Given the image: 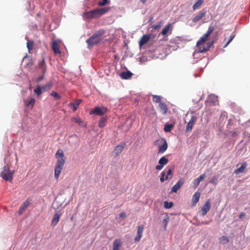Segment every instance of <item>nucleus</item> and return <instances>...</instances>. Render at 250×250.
Returning a JSON list of instances; mask_svg holds the SVG:
<instances>
[{
  "label": "nucleus",
  "instance_id": "obj_3",
  "mask_svg": "<svg viewBox=\"0 0 250 250\" xmlns=\"http://www.w3.org/2000/svg\"><path fill=\"white\" fill-rule=\"evenodd\" d=\"M105 31L100 29L94 33L91 37L88 39L86 42L88 45V48H90L94 45L99 43L102 40V37L104 34Z\"/></svg>",
  "mask_w": 250,
  "mask_h": 250
},
{
  "label": "nucleus",
  "instance_id": "obj_32",
  "mask_svg": "<svg viewBox=\"0 0 250 250\" xmlns=\"http://www.w3.org/2000/svg\"><path fill=\"white\" fill-rule=\"evenodd\" d=\"M107 118L104 117H103L101 118L99 123V126L100 128H102L105 125V123L106 122Z\"/></svg>",
  "mask_w": 250,
  "mask_h": 250
},
{
  "label": "nucleus",
  "instance_id": "obj_49",
  "mask_svg": "<svg viewBox=\"0 0 250 250\" xmlns=\"http://www.w3.org/2000/svg\"><path fill=\"white\" fill-rule=\"evenodd\" d=\"M160 27H161V24H160V23L158 24L153 25L152 26V27L153 29H158V28H159Z\"/></svg>",
  "mask_w": 250,
  "mask_h": 250
},
{
  "label": "nucleus",
  "instance_id": "obj_16",
  "mask_svg": "<svg viewBox=\"0 0 250 250\" xmlns=\"http://www.w3.org/2000/svg\"><path fill=\"white\" fill-rule=\"evenodd\" d=\"M36 102V100L34 98H31L30 99H26L24 100V103L25 105L27 107H30L32 109Z\"/></svg>",
  "mask_w": 250,
  "mask_h": 250
},
{
  "label": "nucleus",
  "instance_id": "obj_1",
  "mask_svg": "<svg viewBox=\"0 0 250 250\" xmlns=\"http://www.w3.org/2000/svg\"><path fill=\"white\" fill-rule=\"evenodd\" d=\"M55 157L57 161L55 167L54 177L56 179L58 180L65 162V158L63 150L59 149L55 154Z\"/></svg>",
  "mask_w": 250,
  "mask_h": 250
},
{
  "label": "nucleus",
  "instance_id": "obj_54",
  "mask_svg": "<svg viewBox=\"0 0 250 250\" xmlns=\"http://www.w3.org/2000/svg\"><path fill=\"white\" fill-rule=\"evenodd\" d=\"M230 123H231V120H229V122H228V124L227 125V127L228 128H229V125H230Z\"/></svg>",
  "mask_w": 250,
  "mask_h": 250
},
{
  "label": "nucleus",
  "instance_id": "obj_44",
  "mask_svg": "<svg viewBox=\"0 0 250 250\" xmlns=\"http://www.w3.org/2000/svg\"><path fill=\"white\" fill-rule=\"evenodd\" d=\"M50 95L56 99H60L61 98V97L55 91L52 92Z\"/></svg>",
  "mask_w": 250,
  "mask_h": 250
},
{
  "label": "nucleus",
  "instance_id": "obj_25",
  "mask_svg": "<svg viewBox=\"0 0 250 250\" xmlns=\"http://www.w3.org/2000/svg\"><path fill=\"white\" fill-rule=\"evenodd\" d=\"M247 167V164L246 162H244L241 165V166L235 170L234 173L236 174H238L240 173L243 172Z\"/></svg>",
  "mask_w": 250,
  "mask_h": 250
},
{
  "label": "nucleus",
  "instance_id": "obj_52",
  "mask_svg": "<svg viewBox=\"0 0 250 250\" xmlns=\"http://www.w3.org/2000/svg\"><path fill=\"white\" fill-rule=\"evenodd\" d=\"M232 136L233 137L236 136L238 135V133L236 131H232Z\"/></svg>",
  "mask_w": 250,
  "mask_h": 250
},
{
  "label": "nucleus",
  "instance_id": "obj_38",
  "mask_svg": "<svg viewBox=\"0 0 250 250\" xmlns=\"http://www.w3.org/2000/svg\"><path fill=\"white\" fill-rule=\"evenodd\" d=\"M208 39V38H207L205 34H204L200 39L198 40L197 42V45L200 44L201 43H204Z\"/></svg>",
  "mask_w": 250,
  "mask_h": 250
},
{
  "label": "nucleus",
  "instance_id": "obj_46",
  "mask_svg": "<svg viewBox=\"0 0 250 250\" xmlns=\"http://www.w3.org/2000/svg\"><path fill=\"white\" fill-rule=\"evenodd\" d=\"M81 102V100H78L76 101L73 104L75 109H76L78 108V107L79 106Z\"/></svg>",
  "mask_w": 250,
  "mask_h": 250
},
{
  "label": "nucleus",
  "instance_id": "obj_45",
  "mask_svg": "<svg viewBox=\"0 0 250 250\" xmlns=\"http://www.w3.org/2000/svg\"><path fill=\"white\" fill-rule=\"evenodd\" d=\"M235 37V35H231L230 37H229V40L228 41V42L225 44V45L224 46V48H225L232 41V40H233V39L234 38V37Z\"/></svg>",
  "mask_w": 250,
  "mask_h": 250
},
{
  "label": "nucleus",
  "instance_id": "obj_13",
  "mask_svg": "<svg viewBox=\"0 0 250 250\" xmlns=\"http://www.w3.org/2000/svg\"><path fill=\"white\" fill-rule=\"evenodd\" d=\"M39 68L41 70L42 73L44 74L46 70V66L44 58L43 57L38 62Z\"/></svg>",
  "mask_w": 250,
  "mask_h": 250
},
{
  "label": "nucleus",
  "instance_id": "obj_5",
  "mask_svg": "<svg viewBox=\"0 0 250 250\" xmlns=\"http://www.w3.org/2000/svg\"><path fill=\"white\" fill-rule=\"evenodd\" d=\"M218 102V97L214 94H210L206 101V105H211L215 104Z\"/></svg>",
  "mask_w": 250,
  "mask_h": 250
},
{
  "label": "nucleus",
  "instance_id": "obj_14",
  "mask_svg": "<svg viewBox=\"0 0 250 250\" xmlns=\"http://www.w3.org/2000/svg\"><path fill=\"white\" fill-rule=\"evenodd\" d=\"M184 183V180L183 179H180L177 183L172 188L171 192H176L177 190L182 186Z\"/></svg>",
  "mask_w": 250,
  "mask_h": 250
},
{
  "label": "nucleus",
  "instance_id": "obj_27",
  "mask_svg": "<svg viewBox=\"0 0 250 250\" xmlns=\"http://www.w3.org/2000/svg\"><path fill=\"white\" fill-rule=\"evenodd\" d=\"M125 146V144H123L121 145H118L115 147L114 151L116 155H118L120 154Z\"/></svg>",
  "mask_w": 250,
  "mask_h": 250
},
{
  "label": "nucleus",
  "instance_id": "obj_24",
  "mask_svg": "<svg viewBox=\"0 0 250 250\" xmlns=\"http://www.w3.org/2000/svg\"><path fill=\"white\" fill-rule=\"evenodd\" d=\"M206 177L205 174L203 173L201 174L198 178L194 179L193 182V186L196 188L200 183V182Z\"/></svg>",
  "mask_w": 250,
  "mask_h": 250
},
{
  "label": "nucleus",
  "instance_id": "obj_20",
  "mask_svg": "<svg viewBox=\"0 0 250 250\" xmlns=\"http://www.w3.org/2000/svg\"><path fill=\"white\" fill-rule=\"evenodd\" d=\"M150 35L148 34L144 35L139 41V45L141 47L142 45L146 43L150 39Z\"/></svg>",
  "mask_w": 250,
  "mask_h": 250
},
{
  "label": "nucleus",
  "instance_id": "obj_28",
  "mask_svg": "<svg viewBox=\"0 0 250 250\" xmlns=\"http://www.w3.org/2000/svg\"><path fill=\"white\" fill-rule=\"evenodd\" d=\"M167 144L166 140H165L163 144L159 147V153H164L167 148Z\"/></svg>",
  "mask_w": 250,
  "mask_h": 250
},
{
  "label": "nucleus",
  "instance_id": "obj_23",
  "mask_svg": "<svg viewBox=\"0 0 250 250\" xmlns=\"http://www.w3.org/2000/svg\"><path fill=\"white\" fill-rule=\"evenodd\" d=\"M201 195V193L200 192L196 191L193 196L192 198V204L194 206H195L199 201V198Z\"/></svg>",
  "mask_w": 250,
  "mask_h": 250
},
{
  "label": "nucleus",
  "instance_id": "obj_18",
  "mask_svg": "<svg viewBox=\"0 0 250 250\" xmlns=\"http://www.w3.org/2000/svg\"><path fill=\"white\" fill-rule=\"evenodd\" d=\"M158 107L162 114H166L168 110V107L166 103L163 102L160 103V104H159Z\"/></svg>",
  "mask_w": 250,
  "mask_h": 250
},
{
  "label": "nucleus",
  "instance_id": "obj_36",
  "mask_svg": "<svg viewBox=\"0 0 250 250\" xmlns=\"http://www.w3.org/2000/svg\"><path fill=\"white\" fill-rule=\"evenodd\" d=\"M52 86V84L50 83H47L44 85L43 86H41V88L43 91V92L48 90L50 89V88Z\"/></svg>",
  "mask_w": 250,
  "mask_h": 250
},
{
  "label": "nucleus",
  "instance_id": "obj_51",
  "mask_svg": "<svg viewBox=\"0 0 250 250\" xmlns=\"http://www.w3.org/2000/svg\"><path fill=\"white\" fill-rule=\"evenodd\" d=\"M43 76H41L40 77H39L37 79V82H41V81H42L43 79Z\"/></svg>",
  "mask_w": 250,
  "mask_h": 250
},
{
  "label": "nucleus",
  "instance_id": "obj_48",
  "mask_svg": "<svg viewBox=\"0 0 250 250\" xmlns=\"http://www.w3.org/2000/svg\"><path fill=\"white\" fill-rule=\"evenodd\" d=\"M168 220H169V218L168 217H167V218H165L164 219V223L165 224V225H164V229H165V230L166 229V228H167V225L168 224Z\"/></svg>",
  "mask_w": 250,
  "mask_h": 250
},
{
  "label": "nucleus",
  "instance_id": "obj_17",
  "mask_svg": "<svg viewBox=\"0 0 250 250\" xmlns=\"http://www.w3.org/2000/svg\"><path fill=\"white\" fill-rule=\"evenodd\" d=\"M51 47L55 55L61 53L59 45L57 41H53Z\"/></svg>",
  "mask_w": 250,
  "mask_h": 250
},
{
  "label": "nucleus",
  "instance_id": "obj_35",
  "mask_svg": "<svg viewBox=\"0 0 250 250\" xmlns=\"http://www.w3.org/2000/svg\"><path fill=\"white\" fill-rule=\"evenodd\" d=\"M173 127V125L172 124H166L165 126L164 130L166 132H170L172 128Z\"/></svg>",
  "mask_w": 250,
  "mask_h": 250
},
{
  "label": "nucleus",
  "instance_id": "obj_42",
  "mask_svg": "<svg viewBox=\"0 0 250 250\" xmlns=\"http://www.w3.org/2000/svg\"><path fill=\"white\" fill-rule=\"evenodd\" d=\"M126 217V213L125 212H122L119 214V219L120 222L123 221Z\"/></svg>",
  "mask_w": 250,
  "mask_h": 250
},
{
  "label": "nucleus",
  "instance_id": "obj_15",
  "mask_svg": "<svg viewBox=\"0 0 250 250\" xmlns=\"http://www.w3.org/2000/svg\"><path fill=\"white\" fill-rule=\"evenodd\" d=\"M172 30V26L171 24L168 23L165 26V27L161 32V34L162 35L166 36H167L168 33H171Z\"/></svg>",
  "mask_w": 250,
  "mask_h": 250
},
{
  "label": "nucleus",
  "instance_id": "obj_43",
  "mask_svg": "<svg viewBox=\"0 0 250 250\" xmlns=\"http://www.w3.org/2000/svg\"><path fill=\"white\" fill-rule=\"evenodd\" d=\"M108 0H103L102 1H99L98 3V5L100 6H103L109 3Z\"/></svg>",
  "mask_w": 250,
  "mask_h": 250
},
{
  "label": "nucleus",
  "instance_id": "obj_47",
  "mask_svg": "<svg viewBox=\"0 0 250 250\" xmlns=\"http://www.w3.org/2000/svg\"><path fill=\"white\" fill-rule=\"evenodd\" d=\"M210 183L216 185L217 182V179L215 176H214L209 181Z\"/></svg>",
  "mask_w": 250,
  "mask_h": 250
},
{
  "label": "nucleus",
  "instance_id": "obj_7",
  "mask_svg": "<svg viewBox=\"0 0 250 250\" xmlns=\"http://www.w3.org/2000/svg\"><path fill=\"white\" fill-rule=\"evenodd\" d=\"M207 11L205 10H202L199 12L192 19L193 22H197L200 21L206 14Z\"/></svg>",
  "mask_w": 250,
  "mask_h": 250
},
{
  "label": "nucleus",
  "instance_id": "obj_6",
  "mask_svg": "<svg viewBox=\"0 0 250 250\" xmlns=\"http://www.w3.org/2000/svg\"><path fill=\"white\" fill-rule=\"evenodd\" d=\"M107 109L105 107H96L94 110L90 111V114H94L98 115H103L106 112Z\"/></svg>",
  "mask_w": 250,
  "mask_h": 250
},
{
  "label": "nucleus",
  "instance_id": "obj_11",
  "mask_svg": "<svg viewBox=\"0 0 250 250\" xmlns=\"http://www.w3.org/2000/svg\"><path fill=\"white\" fill-rule=\"evenodd\" d=\"M211 45V44L210 43H208L207 46L206 47L205 45L202 44V43L199 45H197V43L196 47L197 48L198 52L200 53H204L208 51Z\"/></svg>",
  "mask_w": 250,
  "mask_h": 250
},
{
  "label": "nucleus",
  "instance_id": "obj_33",
  "mask_svg": "<svg viewBox=\"0 0 250 250\" xmlns=\"http://www.w3.org/2000/svg\"><path fill=\"white\" fill-rule=\"evenodd\" d=\"M168 179V177L167 176V175H166V172L165 171H163L161 174V176H160V181L163 183L164 182L165 180H167Z\"/></svg>",
  "mask_w": 250,
  "mask_h": 250
},
{
  "label": "nucleus",
  "instance_id": "obj_40",
  "mask_svg": "<svg viewBox=\"0 0 250 250\" xmlns=\"http://www.w3.org/2000/svg\"><path fill=\"white\" fill-rule=\"evenodd\" d=\"M34 45V42L31 40H28L27 42V47L28 49L29 52H30L32 48V47Z\"/></svg>",
  "mask_w": 250,
  "mask_h": 250
},
{
  "label": "nucleus",
  "instance_id": "obj_56",
  "mask_svg": "<svg viewBox=\"0 0 250 250\" xmlns=\"http://www.w3.org/2000/svg\"><path fill=\"white\" fill-rule=\"evenodd\" d=\"M203 224H208V223H207V222H205V223H203Z\"/></svg>",
  "mask_w": 250,
  "mask_h": 250
},
{
  "label": "nucleus",
  "instance_id": "obj_9",
  "mask_svg": "<svg viewBox=\"0 0 250 250\" xmlns=\"http://www.w3.org/2000/svg\"><path fill=\"white\" fill-rule=\"evenodd\" d=\"M168 160L167 158H166V157H162L159 160L158 163L159 165L156 166L155 167L156 169H157V170H161L163 168L164 166L168 163Z\"/></svg>",
  "mask_w": 250,
  "mask_h": 250
},
{
  "label": "nucleus",
  "instance_id": "obj_10",
  "mask_svg": "<svg viewBox=\"0 0 250 250\" xmlns=\"http://www.w3.org/2000/svg\"><path fill=\"white\" fill-rule=\"evenodd\" d=\"M197 118L195 116H192L189 120V121L188 123L186 130L187 132H189L191 131L192 129V127L195 124Z\"/></svg>",
  "mask_w": 250,
  "mask_h": 250
},
{
  "label": "nucleus",
  "instance_id": "obj_8",
  "mask_svg": "<svg viewBox=\"0 0 250 250\" xmlns=\"http://www.w3.org/2000/svg\"><path fill=\"white\" fill-rule=\"evenodd\" d=\"M210 208V199L207 200L201 208L202 215L205 216Z\"/></svg>",
  "mask_w": 250,
  "mask_h": 250
},
{
  "label": "nucleus",
  "instance_id": "obj_29",
  "mask_svg": "<svg viewBox=\"0 0 250 250\" xmlns=\"http://www.w3.org/2000/svg\"><path fill=\"white\" fill-rule=\"evenodd\" d=\"M204 2V0H198L193 5L192 8L193 10H195L199 8Z\"/></svg>",
  "mask_w": 250,
  "mask_h": 250
},
{
  "label": "nucleus",
  "instance_id": "obj_53",
  "mask_svg": "<svg viewBox=\"0 0 250 250\" xmlns=\"http://www.w3.org/2000/svg\"><path fill=\"white\" fill-rule=\"evenodd\" d=\"M245 216V214L244 213H241L239 215V218H242Z\"/></svg>",
  "mask_w": 250,
  "mask_h": 250
},
{
  "label": "nucleus",
  "instance_id": "obj_39",
  "mask_svg": "<svg viewBox=\"0 0 250 250\" xmlns=\"http://www.w3.org/2000/svg\"><path fill=\"white\" fill-rule=\"evenodd\" d=\"M153 101L156 103L160 104L161 102V97L158 95H153Z\"/></svg>",
  "mask_w": 250,
  "mask_h": 250
},
{
  "label": "nucleus",
  "instance_id": "obj_19",
  "mask_svg": "<svg viewBox=\"0 0 250 250\" xmlns=\"http://www.w3.org/2000/svg\"><path fill=\"white\" fill-rule=\"evenodd\" d=\"M61 215L62 213L60 211H57L56 213H55L53 216V218L51 223L52 225L56 226L58 223Z\"/></svg>",
  "mask_w": 250,
  "mask_h": 250
},
{
  "label": "nucleus",
  "instance_id": "obj_4",
  "mask_svg": "<svg viewBox=\"0 0 250 250\" xmlns=\"http://www.w3.org/2000/svg\"><path fill=\"white\" fill-rule=\"evenodd\" d=\"M14 171H11L8 166L3 167L0 176L5 180L11 182L13 180Z\"/></svg>",
  "mask_w": 250,
  "mask_h": 250
},
{
  "label": "nucleus",
  "instance_id": "obj_30",
  "mask_svg": "<svg viewBox=\"0 0 250 250\" xmlns=\"http://www.w3.org/2000/svg\"><path fill=\"white\" fill-rule=\"evenodd\" d=\"M71 121L78 124L80 125L83 126V120L80 117H73L72 118Z\"/></svg>",
  "mask_w": 250,
  "mask_h": 250
},
{
  "label": "nucleus",
  "instance_id": "obj_22",
  "mask_svg": "<svg viewBox=\"0 0 250 250\" xmlns=\"http://www.w3.org/2000/svg\"><path fill=\"white\" fill-rule=\"evenodd\" d=\"M29 204L30 202L28 200H26L22 203L19 210V214L20 215H21L23 212V211L26 209Z\"/></svg>",
  "mask_w": 250,
  "mask_h": 250
},
{
  "label": "nucleus",
  "instance_id": "obj_31",
  "mask_svg": "<svg viewBox=\"0 0 250 250\" xmlns=\"http://www.w3.org/2000/svg\"><path fill=\"white\" fill-rule=\"evenodd\" d=\"M34 92L35 93V94L37 96H40L42 93H43V92L41 88V86H40V85L37 86V87L34 90Z\"/></svg>",
  "mask_w": 250,
  "mask_h": 250
},
{
  "label": "nucleus",
  "instance_id": "obj_2",
  "mask_svg": "<svg viewBox=\"0 0 250 250\" xmlns=\"http://www.w3.org/2000/svg\"><path fill=\"white\" fill-rule=\"evenodd\" d=\"M109 8H97L83 13V17L86 20L96 19L107 13Z\"/></svg>",
  "mask_w": 250,
  "mask_h": 250
},
{
  "label": "nucleus",
  "instance_id": "obj_26",
  "mask_svg": "<svg viewBox=\"0 0 250 250\" xmlns=\"http://www.w3.org/2000/svg\"><path fill=\"white\" fill-rule=\"evenodd\" d=\"M132 74L130 71L122 72L120 76L123 79H128L131 77Z\"/></svg>",
  "mask_w": 250,
  "mask_h": 250
},
{
  "label": "nucleus",
  "instance_id": "obj_37",
  "mask_svg": "<svg viewBox=\"0 0 250 250\" xmlns=\"http://www.w3.org/2000/svg\"><path fill=\"white\" fill-rule=\"evenodd\" d=\"M173 206V204L172 202L165 201L164 203V206L165 208L169 209L171 208Z\"/></svg>",
  "mask_w": 250,
  "mask_h": 250
},
{
  "label": "nucleus",
  "instance_id": "obj_12",
  "mask_svg": "<svg viewBox=\"0 0 250 250\" xmlns=\"http://www.w3.org/2000/svg\"><path fill=\"white\" fill-rule=\"evenodd\" d=\"M143 230L144 227L143 225H140L138 227L137 235L134 239V241L135 242H138L140 240L142 236Z\"/></svg>",
  "mask_w": 250,
  "mask_h": 250
},
{
  "label": "nucleus",
  "instance_id": "obj_34",
  "mask_svg": "<svg viewBox=\"0 0 250 250\" xmlns=\"http://www.w3.org/2000/svg\"><path fill=\"white\" fill-rule=\"evenodd\" d=\"M215 30V27L210 26H209L208 30L206 33L205 34V36L208 38V37L210 36L212 32Z\"/></svg>",
  "mask_w": 250,
  "mask_h": 250
},
{
  "label": "nucleus",
  "instance_id": "obj_50",
  "mask_svg": "<svg viewBox=\"0 0 250 250\" xmlns=\"http://www.w3.org/2000/svg\"><path fill=\"white\" fill-rule=\"evenodd\" d=\"M166 175H167V176L168 177V175H171V173H172V170L171 169H169L168 170H167V171H166Z\"/></svg>",
  "mask_w": 250,
  "mask_h": 250
},
{
  "label": "nucleus",
  "instance_id": "obj_41",
  "mask_svg": "<svg viewBox=\"0 0 250 250\" xmlns=\"http://www.w3.org/2000/svg\"><path fill=\"white\" fill-rule=\"evenodd\" d=\"M220 242L222 244H225L229 242V239L225 236H223L220 238Z\"/></svg>",
  "mask_w": 250,
  "mask_h": 250
},
{
  "label": "nucleus",
  "instance_id": "obj_21",
  "mask_svg": "<svg viewBox=\"0 0 250 250\" xmlns=\"http://www.w3.org/2000/svg\"><path fill=\"white\" fill-rule=\"evenodd\" d=\"M122 245V242L120 239H115L113 243L112 250H120Z\"/></svg>",
  "mask_w": 250,
  "mask_h": 250
},
{
  "label": "nucleus",
  "instance_id": "obj_55",
  "mask_svg": "<svg viewBox=\"0 0 250 250\" xmlns=\"http://www.w3.org/2000/svg\"><path fill=\"white\" fill-rule=\"evenodd\" d=\"M140 1L144 4L146 3V0H140Z\"/></svg>",
  "mask_w": 250,
  "mask_h": 250
}]
</instances>
